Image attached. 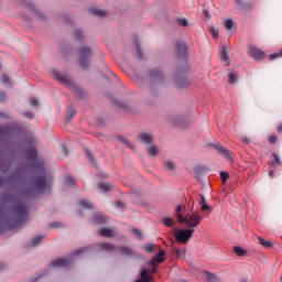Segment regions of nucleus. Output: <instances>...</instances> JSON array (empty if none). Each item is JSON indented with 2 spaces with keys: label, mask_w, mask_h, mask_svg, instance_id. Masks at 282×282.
I'll return each mask as SVG.
<instances>
[{
  "label": "nucleus",
  "mask_w": 282,
  "mask_h": 282,
  "mask_svg": "<svg viewBox=\"0 0 282 282\" xmlns=\"http://www.w3.org/2000/svg\"><path fill=\"white\" fill-rule=\"evenodd\" d=\"M1 202L4 204H13L9 212L7 224L10 228H19L28 221L29 209L28 205L19 198V196H2Z\"/></svg>",
  "instance_id": "obj_1"
},
{
  "label": "nucleus",
  "mask_w": 282,
  "mask_h": 282,
  "mask_svg": "<svg viewBox=\"0 0 282 282\" xmlns=\"http://www.w3.org/2000/svg\"><path fill=\"white\" fill-rule=\"evenodd\" d=\"M99 250H102V252H120L124 257H133L135 254V251L131 249L130 247L122 246V247H117L112 243L109 242H101L98 245Z\"/></svg>",
  "instance_id": "obj_2"
},
{
  "label": "nucleus",
  "mask_w": 282,
  "mask_h": 282,
  "mask_svg": "<svg viewBox=\"0 0 282 282\" xmlns=\"http://www.w3.org/2000/svg\"><path fill=\"white\" fill-rule=\"evenodd\" d=\"M150 96H158V89H155V85H162L164 83V74L160 68L150 70Z\"/></svg>",
  "instance_id": "obj_3"
},
{
  "label": "nucleus",
  "mask_w": 282,
  "mask_h": 282,
  "mask_svg": "<svg viewBox=\"0 0 282 282\" xmlns=\"http://www.w3.org/2000/svg\"><path fill=\"white\" fill-rule=\"evenodd\" d=\"M180 224H184L186 228H197L202 224V216L196 213L189 212L185 216L178 215Z\"/></svg>",
  "instance_id": "obj_4"
},
{
  "label": "nucleus",
  "mask_w": 282,
  "mask_h": 282,
  "mask_svg": "<svg viewBox=\"0 0 282 282\" xmlns=\"http://www.w3.org/2000/svg\"><path fill=\"white\" fill-rule=\"evenodd\" d=\"M195 229H176L174 236L178 243H188V240L193 238Z\"/></svg>",
  "instance_id": "obj_5"
},
{
  "label": "nucleus",
  "mask_w": 282,
  "mask_h": 282,
  "mask_svg": "<svg viewBox=\"0 0 282 282\" xmlns=\"http://www.w3.org/2000/svg\"><path fill=\"white\" fill-rule=\"evenodd\" d=\"M78 53H79V65L82 69H89V58H91V48L80 47Z\"/></svg>",
  "instance_id": "obj_6"
},
{
  "label": "nucleus",
  "mask_w": 282,
  "mask_h": 282,
  "mask_svg": "<svg viewBox=\"0 0 282 282\" xmlns=\"http://www.w3.org/2000/svg\"><path fill=\"white\" fill-rule=\"evenodd\" d=\"M45 186H47V173L42 170L41 174L33 180V188L34 191H45Z\"/></svg>",
  "instance_id": "obj_7"
},
{
  "label": "nucleus",
  "mask_w": 282,
  "mask_h": 282,
  "mask_svg": "<svg viewBox=\"0 0 282 282\" xmlns=\"http://www.w3.org/2000/svg\"><path fill=\"white\" fill-rule=\"evenodd\" d=\"M21 184V176L19 174H13L9 177L0 176V188L3 186H19Z\"/></svg>",
  "instance_id": "obj_8"
},
{
  "label": "nucleus",
  "mask_w": 282,
  "mask_h": 282,
  "mask_svg": "<svg viewBox=\"0 0 282 282\" xmlns=\"http://www.w3.org/2000/svg\"><path fill=\"white\" fill-rule=\"evenodd\" d=\"M72 265V260L69 258H58L51 262L52 268H69Z\"/></svg>",
  "instance_id": "obj_9"
},
{
  "label": "nucleus",
  "mask_w": 282,
  "mask_h": 282,
  "mask_svg": "<svg viewBox=\"0 0 282 282\" xmlns=\"http://www.w3.org/2000/svg\"><path fill=\"white\" fill-rule=\"evenodd\" d=\"M249 56H251V58H254L256 61H263L265 58V53L257 48V46H250Z\"/></svg>",
  "instance_id": "obj_10"
},
{
  "label": "nucleus",
  "mask_w": 282,
  "mask_h": 282,
  "mask_svg": "<svg viewBox=\"0 0 282 282\" xmlns=\"http://www.w3.org/2000/svg\"><path fill=\"white\" fill-rule=\"evenodd\" d=\"M177 58H185L188 55V51L186 50V43L177 42L175 46Z\"/></svg>",
  "instance_id": "obj_11"
},
{
  "label": "nucleus",
  "mask_w": 282,
  "mask_h": 282,
  "mask_svg": "<svg viewBox=\"0 0 282 282\" xmlns=\"http://www.w3.org/2000/svg\"><path fill=\"white\" fill-rule=\"evenodd\" d=\"M26 155H28V158H29V160H30L31 162H37L40 169H43V162L39 161V154H37L35 148H30V149L26 151Z\"/></svg>",
  "instance_id": "obj_12"
},
{
  "label": "nucleus",
  "mask_w": 282,
  "mask_h": 282,
  "mask_svg": "<svg viewBox=\"0 0 282 282\" xmlns=\"http://www.w3.org/2000/svg\"><path fill=\"white\" fill-rule=\"evenodd\" d=\"M215 150L218 151L223 158H225L226 160L231 161L232 160V154L230 153V151H228L227 149H225L224 147H221L219 143L214 144Z\"/></svg>",
  "instance_id": "obj_13"
},
{
  "label": "nucleus",
  "mask_w": 282,
  "mask_h": 282,
  "mask_svg": "<svg viewBox=\"0 0 282 282\" xmlns=\"http://www.w3.org/2000/svg\"><path fill=\"white\" fill-rule=\"evenodd\" d=\"M239 10H242V12H248L249 10H252L253 3L252 2H246L243 0H235Z\"/></svg>",
  "instance_id": "obj_14"
},
{
  "label": "nucleus",
  "mask_w": 282,
  "mask_h": 282,
  "mask_svg": "<svg viewBox=\"0 0 282 282\" xmlns=\"http://www.w3.org/2000/svg\"><path fill=\"white\" fill-rule=\"evenodd\" d=\"M106 223L107 216H105V214H97L91 219V224H94L95 226H102Z\"/></svg>",
  "instance_id": "obj_15"
},
{
  "label": "nucleus",
  "mask_w": 282,
  "mask_h": 282,
  "mask_svg": "<svg viewBox=\"0 0 282 282\" xmlns=\"http://www.w3.org/2000/svg\"><path fill=\"white\" fill-rule=\"evenodd\" d=\"M219 56L221 61L226 63L227 66L230 65V57L228 56V46H223L219 50Z\"/></svg>",
  "instance_id": "obj_16"
},
{
  "label": "nucleus",
  "mask_w": 282,
  "mask_h": 282,
  "mask_svg": "<svg viewBox=\"0 0 282 282\" xmlns=\"http://www.w3.org/2000/svg\"><path fill=\"white\" fill-rule=\"evenodd\" d=\"M53 76L56 78V80H59V83H63L64 85H69V77L63 75V73H58V70H53Z\"/></svg>",
  "instance_id": "obj_17"
},
{
  "label": "nucleus",
  "mask_w": 282,
  "mask_h": 282,
  "mask_svg": "<svg viewBox=\"0 0 282 282\" xmlns=\"http://www.w3.org/2000/svg\"><path fill=\"white\" fill-rule=\"evenodd\" d=\"M139 140L140 142H143V144H151L153 142V135L147 132H142L139 134Z\"/></svg>",
  "instance_id": "obj_18"
},
{
  "label": "nucleus",
  "mask_w": 282,
  "mask_h": 282,
  "mask_svg": "<svg viewBox=\"0 0 282 282\" xmlns=\"http://www.w3.org/2000/svg\"><path fill=\"white\" fill-rule=\"evenodd\" d=\"M200 197V210H203V213H206V212H212L213 210V207L208 206V204H206V197L204 195H199Z\"/></svg>",
  "instance_id": "obj_19"
},
{
  "label": "nucleus",
  "mask_w": 282,
  "mask_h": 282,
  "mask_svg": "<svg viewBox=\"0 0 282 282\" xmlns=\"http://www.w3.org/2000/svg\"><path fill=\"white\" fill-rule=\"evenodd\" d=\"M164 250H161L156 257L152 258L151 260V264L152 265H158V263H162V261H164Z\"/></svg>",
  "instance_id": "obj_20"
},
{
  "label": "nucleus",
  "mask_w": 282,
  "mask_h": 282,
  "mask_svg": "<svg viewBox=\"0 0 282 282\" xmlns=\"http://www.w3.org/2000/svg\"><path fill=\"white\" fill-rule=\"evenodd\" d=\"M89 14H93V17H107V11L98 8H91L89 9Z\"/></svg>",
  "instance_id": "obj_21"
},
{
  "label": "nucleus",
  "mask_w": 282,
  "mask_h": 282,
  "mask_svg": "<svg viewBox=\"0 0 282 282\" xmlns=\"http://www.w3.org/2000/svg\"><path fill=\"white\" fill-rule=\"evenodd\" d=\"M99 237H113V231L109 228H101L98 230Z\"/></svg>",
  "instance_id": "obj_22"
},
{
  "label": "nucleus",
  "mask_w": 282,
  "mask_h": 282,
  "mask_svg": "<svg viewBox=\"0 0 282 282\" xmlns=\"http://www.w3.org/2000/svg\"><path fill=\"white\" fill-rule=\"evenodd\" d=\"M79 206L82 208H85L86 210H91V208H94V203L87 200V199H82L79 202Z\"/></svg>",
  "instance_id": "obj_23"
},
{
  "label": "nucleus",
  "mask_w": 282,
  "mask_h": 282,
  "mask_svg": "<svg viewBox=\"0 0 282 282\" xmlns=\"http://www.w3.org/2000/svg\"><path fill=\"white\" fill-rule=\"evenodd\" d=\"M99 191H101L102 193H109V191H111V188H113L112 184L109 183H100L98 185Z\"/></svg>",
  "instance_id": "obj_24"
},
{
  "label": "nucleus",
  "mask_w": 282,
  "mask_h": 282,
  "mask_svg": "<svg viewBox=\"0 0 282 282\" xmlns=\"http://www.w3.org/2000/svg\"><path fill=\"white\" fill-rule=\"evenodd\" d=\"M170 122L174 127H182V124L184 123V118H182V117H177L176 119L175 118H170Z\"/></svg>",
  "instance_id": "obj_25"
},
{
  "label": "nucleus",
  "mask_w": 282,
  "mask_h": 282,
  "mask_svg": "<svg viewBox=\"0 0 282 282\" xmlns=\"http://www.w3.org/2000/svg\"><path fill=\"white\" fill-rule=\"evenodd\" d=\"M203 274L207 276L208 282H219V278L215 276L213 273L208 271H203Z\"/></svg>",
  "instance_id": "obj_26"
},
{
  "label": "nucleus",
  "mask_w": 282,
  "mask_h": 282,
  "mask_svg": "<svg viewBox=\"0 0 282 282\" xmlns=\"http://www.w3.org/2000/svg\"><path fill=\"white\" fill-rule=\"evenodd\" d=\"M234 252L237 257H246L247 251L241 247H234Z\"/></svg>",
  "instance_id": "obj_27"
},
{
  "label": "nucleus",
  "mask_w": 282,
  "mask_h": 282,
  "mask_svg": "<svg viewBox=\"0 0 282 282\" xmlns=\"http://www.w3.org/2000/svg\"><path fill=\"white\" fill-rule=\"evenodd\" d=\"M74 116H76V110L74 109V107H69L66 112L67 122H69V120H72V118H74Z\"/></svg>",
  "instance_id": "obj_28"
},
{
  "label": "nucleus",
  "mask_w": 282,
  "mask_h": 282,
  "mask_svg": "<svg viewBox=\"0 0 282 282\" xmlns=\"http://www.w3.org/2000/svg\"><path fill=\"white\" fill-rule=\"evenodd\" d=\"M134 43H135V50H137V55H138V58L139 61H142V48L140 47V42L138 41V39L135 37L134 40Z\"/></svg>",
  "instance_id": "obj_29"
},
{
  "label": "nucleus",
  "mask_w": 282,
  "mask_h": 282,
  "mask_svg": "<svg viewBox=\"0 0 282 282\" xmlns=\"http://www.w3.org/2000/svg\"><path fill=\"white\" fill-rule=\"evenodd\" d=\"M163 224H164V226H167V228H173V226H175V223L173 221V218H171V217L163 218Z\"/></svg>",
  "instance_id": "obj_30"
},
{
  "label": "nucleus",
  "mask_w": 282,
  "mask_h": 282,
  "mask_svg": "<svg viewBox=\"0 0 282 282\" xmlns=\"http://www.w3.org/2000/svg\"><path fill=\"white\" fill-rule=\"evenodd\" d=\"M260 246H263V248H272V241L265 240L263 238H259Z\"/></svg>",
  "instance_id": "obj_31"
},
{
  "label": "nucleus",
  "mask_w": 282,
  "mask_h": 282,
  "mask_svg": "<svg viewBox=\"0 0 282 282\" xmlns=\"http://www.w3.org/2000/svg\"><path fill=\"white\" fill-rule=\"evenodd\" d=\"M177 87H180V89H184V87H188V79L183 78L176 82Z\"/></svg>",
  "instance_id": "obj_32"
},
{
  "label": "nucleus",
  "mask_w": 282,
  "mask_h": 282,
  "mask_svg": "<svg viewBox=\"0 0 282 282\" xmlns=\"http://www.w3.org/2000/svg\"><path fill=\"white\" fill-rule=\"evenodd\" d=\"M209 34H212L213 39H219V30L215 26H209Z\"/></svg>",
  "instance_id": "obj_33"
},
{
  "label": "nucleus",
  "mask_w": 282,
  "mask_h": 282,
  "mask_svg": "<svg viewBox=\"0 0 282 282\" xmlns=\"http://www.w3.org/2000/svg\"><path fill=\"white\" fill-rule=\"evenodd\" d=\"M148 153H149V155H151L152 158H155V155H158V147L151 145V147L148 149Z\"/></svg>",
  "instance_id": "obj_34"
},
{
  "label": "nucleus",
  "mask_w": 282,
  "mask_h": 282,
  "mask_svg": "<svg viewBox=\"0 0 282 282\" xmlns=\"http://www.w3.org/2000/svg\"><path fill=\"white\" fill-rule=\"evenodd\" d=\"M66 184H67V186H76V178H74L72 175H67Z\"/></svg>",
  "instance_id": "obj_35"
},
{
  "label": "nucleus",
  "mask_w": 282,
  "mask_h": 282,
  "mask_svg": "<svg viewBox=\"0 0 282 282\" xmlns=\"http://www.w3.org/2000/svg\"><path fill=\"white\" fill-rule=\"evenodd\" d=\"M269 58L270 61H276V58H282V48L279 52L269 55Z\"/></svg>",
  "instance_id": "obj_36"
},
{
  "label": "nucleus",
  "mask_w": 282,
  "mask_h": 282,
  "mask_svg": "<svg viewBox=\"0 0 282 282\" xmlns=\"http://www.w3.org/2000/svg\"><path fill=\"white\" fill-rule=\"evenodd\" d=\"M43 239H45L44 236H36L35 238L32 239L31 243H32V246H39V243H41V241H43Z\"/></svg>",
  "instance_id": "obj_37"
},
{
  "label": "nucleus",
  "mask_w": 282,
  "mask_h": 282,
  "mask_svg": "<svg viewBox=\"0 0 282 282\" xmlns=\"http://www.w3.org/2000/svg\"><path fill=\"white\" fill-rule=\"evenodd\" d=\"M74 36H75L76 41H83V36H85V34L80 30H75Z\"/></svg>",
  "instance_id": "obj_38"
},
{
  "label": "nucleus",
  "mask_w": 282,
  "mask_h": 282,
  "mask_svg": "<svg viewBox=\"0 0 282 282\" xmlns=\"http://www.w3.org/2000/svg\"><path fill=\"white\" fill-rule=\"evenodd\" d=\"M225 28L226 30H232L235 28V21H232L231 19L227 20L225 22Z\"/></svg>",
  "instance_id": "obj_39"
},
{
  "label": "nucleus",
  "mask_w": 282,
  "mask_h": 282,
  "mask_svg": "<svg viewBox=\"0 0 282 282\" xmlns=\"http://www.w3.org/2000/svg\"><path fill=\"white\" fill-rule=\"evenodd\" d=\"M184 208H186V206H184V205L176 206L175 215H176L177 219H180V215H182V210H184Z\"/></svg>",
  "instance_id": "obj_40"
},
{
  "label": "nucleus",
  "mask_w": 282,
  "mask_h": 282,
  "mask_svg": "<svg viewBox=\"0 0 282 282\" xmlns=\"http://www.w3.org/2000/svg\"><path fill=\"white\" fill-rule=\"evenodd\" d=\"M132 234H133L140 241H142V231H140V229L133 228V229H132Z\"/></svg>",
  "instance_id": "obj_41"
},
{
  "label": "nucleus",
  "mask_w": 282,
  "mask_h": 282,
  "mask_svg": "<svg viewBox=\"0 0 282 282\" xmlns=\"http://www.w3.org/2000/svg\"><path fill=\"white\" fill-rule=\"evenodd\" d=\"M143 250H145V252H155V245H147L143 247Z\"/></svg>",
  "instance_id": "obj_42"
},
{
  "label": "nucleus",
  "mask_w": 282,
  "mask_h": 282,
  "mask_svg": "<svg viewBox=\"0 0 282 282\" xmlns=\"http://www.w3.org/2000/svg\"><path fill=\"white\" fill-rule=\"evenodd\" d=\"M177 23H180V25H182L183 28H188V20H186L185 18H180L177 20Z\"/></svg>",
  "instance_id": "obj_43"
},
{
  "label": "nucleus",
  "mask_w": 282,
  "mask_h": 282,
  "mask_svg": "<svg viewBox=\"0 0 282 282\" xmlns=\"http://www.w3.org/2000/svg\"><path fill=\"white\" fill-rule=\"evenodd\" d=\"M229 83H231V85H235V83H237V73L229 74Z\"/></svg>",
  "instance_id": "obj_44"
},
{
  "label": "nucleus",
  "mask_w": 282,
  "mask_h": 282,
  "mask_svg": "<svg viewBox=\"0 0 282 282\" xmlns=\"http://www.w3.org/2000/svg\"><path fill=\"white\" fill-rule=\"evenodd\" d=\"M220 177L224 184H226V182H228V178L230 177V175L226 172H220Z\"/></svg>",
  "instance_id": "obj_45"
},
{
  "label": "nucleus",
  "mask_w": 282,
  "mask_h": 282,
  "mask_svg": "<svg viewBox=\"0 0 282 282\" xmlns=\"http://www.w3.org/2000/svg\"><path fill=\"white\" fill-rule=\"evenodd\" d=\"M165 167L167 169V171H173V169H175V163H173L172 161H166Z\"/></svg>",
  "instance_id": "obj_46"
},
{
  "label": "nucleus",
  "mask_w": 282,
  "mask_h": 282,
  "mask_svg": "<svg viewBox=\"0 0 282 282\" xmlns=\"http://www.w3.org/2000/svg\"><path fill=\"white\" fill-rule=\"evenodd\" d=\"M185 252H186V250H184V249H175V254L177 257H184Z\"/></svg>",
  "instance_id": "obj_47"
},
{
  "label": "nucleus",
  "mask_w": 282,
  "mask_h": 282,
  "mask_svg": "<svg viewBox=\"0 0 282 282\" xmlns=\"http://www.w3.org/2000/svg\"><path fill=\"white\" fill-rule=\"evenodd\" d=\"M269 143L270 144H276V134H271L269 137Z\"/></svg>",
  "instance_id": "obj_48"
},
{
  "label": "nucleus",
  "mask_w": 282,
  "mask_h": 282,
  "mask_svg": "<svg viewBox=\"0 0 282 282\" xmlns=\"http://www.w3.org/2000/svg\"><path fill=\"white\" fill-rule=\"evenodd\" d=\"M203 15L205 18V21H210V13L208 10L204 9Z\"/></svg>",
  "instance_id": "obj_49"
},
{
  "label": "nucleus",
  "mask_w": 282,
  "mask_h": 282,
  "mask_svg": "<svg viewBox=\"0 0 282 282\" xmlns=\"http://www.w3.org/2000/svg\"><path fill=\"white\" fill-rule=\"evenodd\" d=\"M147 274H149V270L144 269L140 272L141 280L149 279L147 278Z\"/></svg>",
  "instance_id": "obj_50"
},
{
  "label": "nucleus",
  "mask_w": 282,
  "mask_h": 282,
  "mask_svg": "<svg viewBox=\"0 0 282 282\" xmlns=\"http://www.w3.org/2000/svg\"><path fill=\"white\" fill-rule=\"evenodd\" d=\"M31 107H39V99L32 98L30 101Z\"/></svg>",
  "instance_id": "obj_51"
},
{
  "label": "nucleus",
  "mask_w": 282,
  "mask_h": 282,
  "mask_svg": "<svg viewBox=\"0 0 282 282\" xmlns=\"http://www.w3.org/2000/svg\"><path fill=\"white\" fill-rule=\"evenodd\" d=\"M1 83H3V85H8V83H10V78L6 75L1 76Z\"/></svg>",
  "instance_id": "obj_52"
},
{
  "label": "nucleus",
  "mask_w": 282,
  "mask_h": 282,
  "mask_svg": "<svg viewBox=\"0 0 282 282\" xmlns=\"http://www.w3.org/2000/svg\"><path fill=\"white\" fill-rule=\"evenodd\" d=\"M86 155H87L89 162H91V163L94 164V154H91V153L89 152V150H86Z\"/></svg>",
  "instance_id": "obj_53"
},
{
  "label": "nucleus",
  "mask_w": 282,
  "mask_h": 282,
  "mask_svg": "<svg viewBox=\"0 0 282 282\" xmlns=\"http://www.w3.org/2000/svg\"><path fill=\"white\" fill-rule=\"evenodd\" d=\"M62 153H63V155H66V156L69 155V150L67 149V147L62 145Z\"/></svg>",
  "instance_id": "obj_54"
},
{
  "label": "nucleus",
  "mask_w": 282,
  "mask_h": 282,
  "mask_svg": "<svg viewBox=\"0 0 282 282\" xmlns=\"http://www.w3.org/2000/svg\"><path fill=\"white\" fill-rule=\"evenodd\" d=\"M7 98L6 93L0 91V102H6Z\"/></svg>",
  "instance_id": "obj_55"
},
{
  "label": "nucleus",
  "mask_w": 282,
  "mask_h": 282,
  "mask_svg": "<svg viewBox=\"0 0 282 282\" xmlns=\"http://www.w3.org/2000/svg\"><path fill=\"white\" fill-rule=\"evenodd\" d=\"M272 156L274 158L276 164H281V159L278 156L276 153H273Z\"/></svg>",
  "instance_id": "obj_56"
},
{
  "label": "nucleus",
  "mask_w": 282,
  "mask_h": 282,
  "mask_svg": "<svg viewBox=\"0 0 282 282\" xmlns=\"http://www.w3.org/2000/svg\"><path fill=\"white\" fill-rule=\"evenodd\" d=\"M8 164L6 162L0 161V171H6Z\"/></svg>",
  "instance_id": "obj_57"
},
{
  "label": "nucleus",
  "mask_w": 282,
  "mask_h": 282,
  "mask_svg": "<svg viewBox=\"0 0 282 282\" xmlns=\"http://www.w3.org/2000/svg\"><path fill=\"white\" fill-rule=\"evenodd\" d=\"M115 206H116V208H122V206H124V203L119 200V202L115 203Z\"/></svg>",
  "instance_id": "obj_58"
},
{
  "label": "nucleus",
  "mask_w": 282,
  "mask_h": 282,
  "mask_svg": "<svg viewBox=\"0 0 282 282\" xmlns=\"http://www.w3.org/2000/svg\"><path fill=\"white\" fill-rule=\"evenodd\" d=\"M24 116H25V118H29V119L34 118V116L30 111L24 112Z\"/></svg>",
  "instance_id": "obj_59"
},
{
  "label": "nucleus",
  "mask_w": 282,
  "mask_h": 282,
  "mask_svg": "<svg viewBox=\"0 0 282 282\" xmlns=\"http://www.w3.org/2000/svg\"><path fill=\"white\" fill-rule=\"evenodd\" d=\"M278 133H282V123H279L276 127Z\"/></svg>",
  "instance_id": "obj_60"
},
{
  "label": "nucleus",
  "mask_w": 282,
  "mask_h": 282,
  "mask_svg": "<svg viewBox=\"0 0 282 282\" xmlns=\"http://www.w3.org/2000/svg\"><path fill=\"white\" fill-rule=\"evenodd\" d=\"M82 252H85V248L77 250L74 254L78 256V254H82Z\"/></svg>",
  "instance_id": "obj_61"
},
{
  "label": "nucleus",
  "mask_w": 282,
  "mask_h": 282,
  "mask_svg": "<svg viewBox=\"0 0 282 282\" xmlns=\"http://www.w3.org/2000/svg\"><path fill=\"white\" fill-rule=\"evenodd\" d=\"M58 227V223H52L51 225H50V228H57Z\"/></svg>",
  "instance_id": "obj_62"
},
{
  "label": "nucleus",
  "mask_w": 282,
  "mask_h": 282,
  "mask_svg": "<svg viewBox=\"0 0 282 282\" xmlns=\"http://www.w3.org/2000/svg\"><path fill=\"white\" fill-rule=\"evenodd\" d=\"M242 142H245V144H250V139L245 138L242 139Z\"/></svg>",
  "instance_id": "obj_63"
},
{
  "label": "nucleus",
  "mask_w": 282,
  "mask_h": 282,
  "mask_svg": "<svg viewBox=\"0 0 282 282\" xmlns=\"http://www.w3.org/2000/svg\"><path fill=\"white\" fill-rule=\"evenodd\" d=\"M6 268V263L0 262V271Z\"/></svg>",
  "instance_id": "obj_64"
}]
</instances>
